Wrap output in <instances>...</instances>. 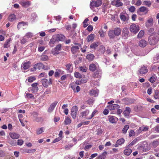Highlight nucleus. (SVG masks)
Returning a JSON list of instances; mask_svg holds the SVG:
<instances>
[{"mask_svg":"<svg viewBox=\"0 0 159 159\" xmlns=\"http://www.w3.org/2000/svg\"><path fill=\"white\" fill-rule=\"evenodd\" d=\"M159 39V34L158 33H153L148 37V40L149 44L151 45H154L156 44Z\"/></svg>","mask_w":159,"mask_h":159,"instance_id":"nucleus-1","label":"nucleus"},{"mask_svg":"<svg viewBox=\"0 0 159 159\" xmlns=\"http://www.w3.org/2000/svg\"><path fill=\"white\" fill-rule=\"evenodd\" d=\"M102 4L101 0H92L90 4V7L91 9L93 10L95 7H98Z\"/></svg>","mask_w":159,"mask_h":159,"instance_id":"nucleus-2","label":"nucleus"},{"mask_svg":"<svg viewBox=\"0 0 159 159\" xmlns=\"http://www.w3.org/2000/svg\"><path fill=\"white\" fill-rule=\"evenodd\" d=\"M61 50V44L57 45L56 47L52 50V53L54 55H56L59 53V51Z\"/></svg>","mask_w":159,"mask_h":159,"instance_id":"nucleus-3","label":"nucleus"},{"mask_svg":"<svg viewBox=\"0 0 159 159\" xmlns=\"http://www.w3.org/2000/svg\"><path fill=\"white\" fill-rule=\"evenodd\" d=\"M43 67V65L41 63H39L35 64L33 68H31V70L32 71H36V70H40Z\"/></svg>","mask_w":159,"mask_h":159,"instance_id":"nucleus-4","label":"nucleus"},{"mask_svg":"<svg viewBox=\"0 0 159 159\" xmlns=\"http://www.w3.org/2000/svg\"><path fill=\"white\" fill-rule=\"evenodd\" d=\"M78 111V107L76 106L73 107L71 108V114L73 119H75Z\"/></svg>","mask_w":159,"mask_h":159,"instance_id":"nucleus-5","label":"nucleus"},{"mask_svg":"<svg viewBox=\"0 0 159 159\" xmlns=\"http://www.w3.org/2000/svg\"><path fill=\"white\" fill-rule=\"evenodd\" d=\"M130 30L131 32L136 34L139 30V27L138 26H137L135 24H133L130 26Z\"/></svg>","mask_w":159,"mask_h":159,"instance_id":"nucleus-6","label":"nucleus"},{"mask_svg":"<svg viewBox=\"0 0 159 159\" xmlns=\"http://www.w3.org/2000/svg\"><path fill=\"white\" fill-rule=\"evenodd\" d=\"M120 17L121 20L123 21L128 20L129 18L128 15L125 12L121 13Z\"/></svg>","mask_w":159,"mask_h":159,"instance_id":"nucleus-7","label":"nucleus"},{"mask_svg":"<svg viewBox=\"0 0 159 159\" xmlns=\"http://www.w3.org/2000/svg\"><path fill=\"white\" fill-rule=\"evenodd\" d=\"M19 3L22 7H28L31 5V2L29 1H25L22 0L19 2Z\"/></svg>","mask_w":159,"mask_h":159,"instance_id":"nucleus-8","label":"nucleus"},{"mask_svg":"<svg viewBox=\"0 0 159 159\" xmlns=\"http://www.w3.org/2000/svg\"><path fill=\"white\" fill-rule=\"evenodd\" d=\"M51 79H49V81L47 79H44L41 80V82L42 84L45 87H48L49 84L52 83Z\"/></svg>","mask_w":159,"mask_h":159,"instance_id":"nucleus-9","label":"nucleus"},{"mask_svg":"<svg viewBox=\"0 0 159 159\" xmlns=\"http://www.w3.org/2000/svg\"><path fill=\"white\" fill-rule=\"evenodd\" d=\"M111 4L117 7H121L123 5V3L120 0H114L111 2Z\"/></svg>","mask_w":159,"mask_h":159,"instance_id":"nucleus-10","label":"nucleus"},{"mask_svg":"<svg viewBox=\"0 0 159 159\" xmlns=\"http://www.w3.org/2000/svg\"><path fill=\"white\" fill-rule=\"evenodd\" d=\"M148 10L147 8L144 6H142L139 8L138 12L139 13V12H143L144 14H146L148 13Z\"/></svg>","mask_w":159,"mask_h":159,"instance_id":"nucleus-11","label":"nucleus"},{"mask_svg":"<svg viewBox=\"0 0 159 159\" xmlns=\"http://www.w3.org/2000/svg\"><path fill=\"white\" fill-rule=\"evenodd\" d=\"M148 71V69L147 68L144 66H142L139 70V73L142 75L146 74Z\"/></svg>","mask_w":159,"mask_h":159,"instance_id":"nucleus-12","label":"nucleus"},{"mask_svg":"<svg viewBox=\"0 0 159 159\" xmlns=\"http://www.w3.org/2000/svg\"><path fill=\"white\" fill-rule=\"evenodd\" d=\"M108 117L110 122L112 124L116 123L118 120L117 117L113 116L110 115L108 116Z\"/></svg>","mask_w":159,"mask_h":159,"instance_id":"nucleus-13","label":"nucleus"},{"mask_svg":"<svg viewBox=\"0 0 159 159\" xmlns=\"http://www.w3.org/2000/svg\"><path fill=\"white\" fill-rule=\"evenodd\" d=\"M10 137L13 139H17L19 138V134L15 132H10L9 133Z\"/></svg>","mask_w":159,"mask_h":159,"instance_id":"nucleus-14","label":"nucleus"},{"mask_svg":"<svg viewBox=\"0 0 159 159\" xmlns=\"http://www.w3.org/2000/svg\"><path fill=\"white\" fill-rule=\"evenodd\" d=\"M58 102L57 101H55L52 103L49 108L48 109V112H52L54 109L55 107L57 104Z\"/></svg>","mask_w":159,"mask_h":159,"instance_id":"nucleus-15","label":"nucleus"},{"mask_svg":"<svg viewBox=\"0 0 159 159\" xmlns=\"http://www.w3.org/2000/svg\"><path fill=\"white\" fill-rule=\"evenodd\" d=\"M56 40L57 41H63L65 39V36L61 34H56Z\"/></svg>","mask_w":159,"mask_h":159,"instance_id":"nucleus-16","label":"nucleus"},{"mask_svg":"<svg viewBox=\"0 0 159 159\" xmlns=\"http://www.w3.org/2000/svg\"><path fill=\"white\" fill-rule=\"evenodd\" d=\"M66 66V70L69 73H71L73 71L72 65V64L68 63L65 65Z\"/></svg>","mask_w":159,"mask_h":159,"instance_id":"nucleus-17","label":"nucleus"},{"mask_svg":"<svg viewBox=\"0 0 159 159\" xmlns=\"http://www.w3.org/2000/svg\"><path fill=\"white\" fill-rule=\"evenodd\" d=\"M30 64V61L24 62L22 64L21 67L24 70L27 69L29 68Z\"/></svg>","mask_w":159,"mask_h":159,"instance_id":"nucleus-18","label":"nucleus"},{"mask_svg":"<svg viewBox=\"0 0 159 159\" xmlns=\"http://www.w3.org/2000/svg\"><path fill=\"white\" fill-rule=\"evenodd\" d=\"M107 107L110 110H114L119 108L120 106L117 104H114L108 106Z\"/></svg>","mask_w":159,"mask_h":159,"instance_id":"nucleus-19","label":"nucleus"},{"mask_svg":"<svg viewBox=\"0 0 159 159\" xmlns=\"http://www.w3.org/2000/svg\"><path fill=\"white\" fill-rule=\"evenodd\" d=\"M98 66L97 63L91 64L89 66V69L90 71H93L97 69Z\"/></svg>","mask_w":159,"mask_h":159,"instance_id":"nucleus-20","label":"nucleus"},{"mask_svg":"<svg viewBox=\"0 0 159 159\" xmlns=\"http://www.w3.org/2000/svg\"><path fill=\"white\" fill-rule=\"evenodd\" d=\"M148 127H145L144 126H142L140 127L138 130V133H140L142 131H146L148 130Z\"/></svg>","mask_w":159,"mask_h":159,"instance_id":"nucleus-21","label":"nucleus"},{"mask_svg":"<svg viewBox=\"0 0 159 159\" xmlns=\"http://www.w3.org/2000/svg\"><path fill=\"white\" fill-rule=\"evenodd\" d=\"M147 44L146 41L143 39L139 41V45L141 47H145Z\"/></svg>","mask_w":159,"mask_h":159,"instance_id":"nucleus-22","label":"nucleus"},{"mask_svg":"<svg viewBox=\"0 0 159 159\" xmlns=\"http://www.w3.org/2000/svg\"><path fill=\"white\" fill-rule=\"evenodd\" d=\"M131 109L129 107H126L125 110L124 111L123 113L125 116H128L131 112Z\"/></svg>","mask_w":159,"mask_h":159,"instance_id":"nucleus-23","label":"nucleus"},{"mask_svg":"<svg viewBox=\"0 0 159 159\" xmlns=\"http://www.w3.org/2000/svg\"><path fill=\"white\" fill-rule=\"evenodd\" d=\"M114 34L116 36H119L121 33V30L119 28H115L114 30Z\"/></svg>","mask_w":159,"mask_h":159,"instance_id":"nucleus-24","label":"nucleus"},{"mask_svg":"<svg viewBox=\"0 0 159 159\" xmlns=\"http://www.w3.org/2000/svg\"><path fill=\"white\" fill-rule=\"evenodd\" d=\"M38 85V84L37 83H33L32 84L31 86H32V90H33L34 92H37L39 90V89L37 86Z\"/></svg>","mask_w":159,"mask_h":159,"instance_id":"nucleus-25","label":"nucleus"},{"mask_svg":"<svg viewBox=\"0 0 159 159\" xmlns=\"http://www.w3.org/2000/svg\"><path fill=\"white\" fill-rule=\"evenodd\" d=\"M79 48L77 46H73L71 48V50L72 53L74 54L77 52Z\"/></svg>","mask_w":159,"mask_h":159,"instance_id":"nucleus-26","label":"nucleus"},{"mask_svg":"<svg viewBox=\"0 0 159 159\" xmlns=\"http://www.w3.org/2000/svg\"><path fill=\"white\" fill-rule=\"evenodd\" d=\"M107 152L106 151L104 152L101 154H100L98 157V159H104L106 158Z\"/></svg>","mask_w":159,"mask_h":159,"instance_id":"nucleus-27","label":"nucleus"},{"mask_svg":"<svg viewBox=\"0 0 159 159\" xmlns=\"http://www.w3.org/2000/svg\"><path fill=\"white\" fill-rule=\"evenodd\" d=\"M89 110H86L85 111L81 112V114L82 117H84L86 118V117H87V116L89 115Z\"/></svg>","mask_w":159,"mask_h":159,"instance_id":"nucleus-28","label":"nucleus"},{"mask_svg":"<svg viewBox=\"0 0 159 159\" xmlns=\"http://www.w3.org/2000/svg\"><path fill=\"white\" fill-rule=\"evenodd\" d=\"M95 37L94 34H90L89 35L87 38V42H89L91 41H93Z\"/></svg>","mask_w":159,"mask_h":159,"instance_id":"nucleus-29","label":"nucleus"},{"mask_svg":"<svg viewBox=\"0 0 159 159\" xmlns=\"http://www.w3.org/2000/svg\"><path fill=\"white\" fill-rule=\"evenodd\" d=\"M16 19V16L14 14H11L8 17V20L11 22L14 21Z\"/></svg>","mask_w":159,"mask_h":159,"instance_id":"nucleus-30","label":"nucleus"},{"mask_svg":"<svg viewBox=\"0 0 159 159\" xmlns=\"http://www.w3.org/2000/svg\"><path fill=\"white\" fill-rule=\"evenodd\" d=\"M97 112L98 110H95L92 113L91 115L89 116H87L86 117V119L87 120H90L91 119L96 115V114L97 113Z\"/></svg>","mask_w":159,"mask_h":159,"instance_id":"nucleus-31","label":"nucleus"},{"mask_svg":"<svg viewBox=\"0 0 159 159\" xmlns=\"http://www.w3.org/2000/svg\"><path fill=\"white\" fill-rule=\"evenodd\" d=\"M90 93L91 95L92 96H96L98 95V90H92L90 91Z\"/></svg>","mask_w":159,"mask_h":159,"instance_id":"nucleus-32","label":"nucleus"},{"mask_svg":"<svg viewBox=\"0 0 159 159\" xmlns=\"http://www.w3.org/2000/svg\"><path fill=\"white\" fill-rule=\"evenodd\" d=\"M98 42L93 43L90 45V48L94 50L98 47Z\"/></svg>","mask_w":159,"mask_h":159,"instance_id":"nucleus-33","label":"nucleus"},{"mask_svg":"<svg viewBox=\"0 0 159 159\" xmlns=\"http://www.w3.org/2000/svg\"><path fill=\"white\" fill-rule=\"evenodd\" d=\"M132 152V150L131 149H126L124 150V154L127 156L129 155Z\"/></svg>","mask_w":159,"mask_h":159,"instance_id":"nucleus-34","label":"nucleus"},{"mask_svg":"<svg viewBox=\"0 0 159 159\" xmlns=\"http://www.w3.org/2000/svg\"><path fill=\"white\" fill-rule=\"evenodd\" d=\"M94 58V56L92 54H89L86 56V58L89 61H93Z\"/></svg>","mask_w":159,"mask_h":159,"instance_id":"nucleus-35","label":"nucleus"},{"mask_svg":"<svg viewBox=\"0 0 159 159\" xmlns=\"http://www.w3.org/2000/svg\"><path fill=\"white\" fill-rule=\"evenodd\" d=\"M27 25L26 23L22 22H20L18 23L17 25V28L18 29H19L21 28H23V26H27Z\"/></svg>","mask_w":159,"mask_h":159,"instance_id":"nucleus-36","label":"nucleus"},{"mask_svg":"<svg viewBox=\"0 0 159 159\" xmlns=\"http://www.w3.org/2000/svg\"><path fill=\"white\" fill-rule=\"evenodd\" d=\"M108 36L110 38H114L116 36L113 30H110L108 33Z\"/></svg>","mask_w":159,"mask_h":159,"instance_id":"nucleus-37","label":"nucleus"},{"mask_svg":"<svg viewBox=\"0 0 159 159\" xmlns=\"http://www.w3.org/2000/svg\"><path fill=\"white\" fill-rule=\"evenodd\" d=\"M101 70L99 69L95 72V77L98 78H99L101 76Z\"/></svg>","mask_w":159,"mask_h":159,"instance_id":"nucleus-38","label":"nucleus"},{"mask_svg":"<svg viewBox=\"0 0 159 159\" xmlns=\"http://www.w3.org/2000/svg\"><path fill=\"white\" fill-rule=\"evenodd\" d=\"M45 129L44 127H41L39 128L36 131V133L38 134H41L44 132Z\"/></svg>","mask_w":159,"mask_h":159,"instance_id":"nucleus-39","label":"nucleus"},{"mask_svg":"<svg viewBox=\"0 0 159 159\" xmlns=\"http://www.w3.org/2000/svg\"><path fill=\"white\" fill-rule=\"evenodd\" d=\"M11 40V39H9L6 40L3 46L4 48H7L9 47Z\"/></svg>","mask_w":159,"mask_h":159,"instance_id":"nucleus-40","label":"nucleus"},{"mask_svg":"<svg viewBox=\"0 0 159 159\" xmlns=\"http://www.w3.org/2000/svg\"><path fill=\"white\" fill-rule=\"evenodd\" d=\"M143 4L149 7L151 5V2L149 1H145L143 2Z\"/></svg>","mask_w":159,"mask_h":159,"instance_id":"nucleus-41","label":"nucleus"},{"mask_svg":"<svg viewBox=\"0 0 159 159\" xmlns=\"http://www.w3.org/2000/svg\"><path fill=\"white\" fill-rule=\"evenodd\" d=\"M154 97L156 99H159V91L156 90L155 91Z\"/></svg>","mask_w":159,"mask_h":159,"instance_id":"nucleus-42","label":"nucleus"},{"mask_svg":"<svg viewBox=\"0 0 159 159\" xmlns=\"http://www.w3.org/2000/svg\"><path fill=\"white\" fill-rule=\"evenodd\" d=\"M71 122L70 118L68 117L66 118L64 123L65 125H67L70 124Z\"/></svg>","mask_w":159,"mask_h":159,"instance_id":"nucleus-43","label":"nucleus"},{"mask_svg":"<svg viewBox=\"0 0 159 159\" xmlns=\"http://www.w3.org/2000/svg\"><path fill=\"white\" fill-rule=\"evenodd\" d=\"M153 22V20L152 18L149 19L148 20L147 22L146 23V26L148 27L151 25Z\"/></svg>","mask_w":159,"mask_h":159,"instance_id":"nucleus-44","label":"nucleus"},{"mask_svg":"<svg viewBox=\"0 0 159 159\" xmlns=\"http://www.w3.org/2000/svg\"><path fill=\"white\" fill-rule=\"evenodd\" d=\"M36 80L35 77L33 76H30L28 78L27 80L29 82H32Z\"/></svg>","mask_w":159,"mask_h":159,"instance_id":"nucleus-45","label":"nucleus"},{"mask_svg":"<svg viewBox=\"0 0 159 159\" xmlns=\"http://www.w3.org/2000/svg\"><path fill=\"white\" fill-rule=\"evenodd\" d=\"M56 40L54 38H52L51 39L50 42L49 43V45L52 47L53 46V44L55 43V41Z\"/></svg>","mask_w":159,"mask_h":159,"instance_id":"nucleus-46","label":"nucleus"},{"mask_svg":"<svg viewBox=\"0 0 159 159\" xmlns=\"http://www.w3.org/2000/svg\"><path fill=\"white\" fill-rule=\"evenodd\" d=\"M48 59V57L47 55H43L41 57V60L43 61H46Z\"/></svg>","mask_w":159,"mask_h":159,"instance_id":"nucleus-47","label":"nucleus"},{"mask_svg":"<svg viewBox=\"0 0 159 159\" xmlns=\"http://www.w3.org/2000/svg\"><path fill=\"white\" fill-rule=\"evenodd\" d=\"M123 33L125 34L124 36L127 37L129 33L128 29L127 28H125L124 29Z\"/></svg>","mask_w":159,"mask_h":159,"instance_id":"nucleus-48","label":"nucleus"},{"mask_svg":"<svg viewBox=\"0 0 159 159\" xmlns=\"http://www.w3.org/2000/svg\"><path fill=\"white\" fill-rule=\"evenodd\" d=\"M144 34V31L141 30L138 35V37L139 38H141L143 37Z\"/></svg>","mask_w":159,"mask_h":159,"instance_id":"nucleus-49","label":"nucleus"},{"mask_svg":"<svg viewBox=\"0 0 159 159\" xmlns=\"http://www.w3.org/2000/svg\"><path fill=\"white\" fill-rule=\"evenodd\" d=\"M129 128V126L128 125H125L122 129V131L123 133L125 134L127 130Z\"/></svg>","mask_w":159,"mask_h":159,"instance_id":"nucleus-50","label":"nucleus"},{"mask_svg":"<svg viewBox=\"0 0 159 159\" xmlns=\"http://www.w3.org/2000/svg\"><path fill=\"white\" fill-rule=\"evenodd\" d=\"M153 62L154 63H156L159 62V55H157L155 57L153 60Z\"/></svg>","mask_w":159,"mask_h":159,"instance_id":"nucleus-51","label":"nucleus"},{"mask_svg":"<svg viewBox=\"0 0 159 159\" xmlns=\"http://www.w3.org/2000/svg\"><path fill=\"white\" fill-rule=\"evenodd\" d=\"M125 140L123 139H120L117 141L116 143H118L119 145H121L123 144Z\"/></svg>","mask_w":159,"mask_h":159,"instance_id":"nucleus-52","label":"nucleus"},{"mask_svg":"<svg viewBox=\"0 0 159 159\" xmlns=\"http://www.w3.org/2000/svg\"><path fill=\"white\" fill-rule=\"evenodd\" d=\"M98 33L100 36L102 37H104L105 34V32L103 31L102 30H100L98 31Z\"/></svg>","mask_w":159,"mask_h":159,"instance_id":"nucleus-53","label":"nucleus"},{"mask_svg":"<svg viewBox=\"0 0 159 159\" xmlns=\"http://www.w3.org/2000/svg\"><path fill=\"white\" fill-rule=\"evenodd\" d=\"M33 34L31 32H28L25 35V37H26L28 38H31L33 36Z\"/></svg>","mask_w":159,"mask_h":159,"instance_id":"nucleus-54","label":"nucleus"},{"mask_svg":"<svg viewBox=\"0 0 159 159\" xmlns=\"http://www.w3.org/2000/svg\"><path fill=\"white\" fill-rule=\"evenodd\" d=\"M75 76L76 78H81L82 77L81 75L78 72H76L75 73Z\"/></svg>","mask_w":159,"mask_h":159,"instance_id":"nucleus-55","label":"nucleus"},{"mask_svg":"<svg viewBox=\"0 0 159 159\" xmlns=\"http://www.w3.org/2000/svg\"><path fill=\"white\" fill-rule=\"evenodd\" d=\"M137 141V139H134L128 145V147H130L131 146L133 145L136 143Z\"/></svg>","mask_w":159,"mask_h":159,"instance_id":"nucleus-56","label":"nucleus"},{"mask_svg":"<svg viewBox=\"0 0 159 159\" xmlns=\"http://www.w3.org/2000/svg\"><path fill=\"white\" fill-rule=\"evenodd\" d=\"M34 120L37 122H40L43 120V119L41 117H36L35 118Z\"/></svg>","mask_w":159,"mask_h":159,"instance_id":"nucleus-57","label":"nucleus"},{"mask_svg":"<svg viewBox=\"0 0 159 159\" xmlns=\"http://www.w3.org/2000/svg\"><path fill=\"white\" fill-rule=\"evenodd\" d=\"M128 9L129 11L131 12H134L135 10V7L133 6L130 7Z\"/></svg>","mask_w":159,"mask_h":159,"instance_id":"nucleus-58","label":"nucleus"},{"mask_svg":"<svg viewBox=\"0 0 159 159\" xmlns=\"http://www.w3.org/2000/svg\"><path fill=\"white\" fill-rule=\"evenodd\" d=\"M89 20V19L88 18H86L84 21V28L86 27L88 25V24H87V22Z\"/></svg>","mask_w":159,"mask_h":159,"instance_id":"nucleus-59","label":"nucleus"},{"mask_svg":"<svg viewBox=\"0 0 159 159\" xmlns=\"http://www.w3.org/2000/svg\"><path fill=\"white\" fill-rule=\"evenodd\" d=\"M27 41V39L25 36L21 40V43L22 44H25Z\"/></svg>","mask_w":159,"mask_h":159,"instance_id":"nucleus-60","label":"nucleus"},{"mask_svg":"<svg viewBox=\"0 0 159 159\" xmlns=\"http://www.w3.org/2000/svg\"><path fill=\"white\" fill-rule=\"evenodd\" d=\"M80 70L83 72H86L87 70V68L85 66H82L80 67Z\"/></svg>","mask_w":159,"mask_h":159,"instance_id":"nucleus-61","label":"nucleus"},{"mask_svg":"<svg viewBox=\"0 0 159 159\" xmlns=\"http://www.w3.org/2000/svg\"><path fill=\"white\" fill-rule=\"evenodd\" d=\"M24 143V141L22 139H18L17 140V145H22Z\"/></svg>","mask_w":159,"mask_h":159,"instance_id":"nucleus-62","label":"nucleus"},{"mask_svg":"<svg viewBox=\"0 0 159 159\" xmlns=\"http://www.w3.org/2000/svg\"><path fill=\"white\" fill-rule=\"evenodd\" d=\"M73 145L72 144H69L68 145H66L65 146V149L66 150H68L70 149L71 147H72Z\"/></svg>","mask_w":159,"mask_h":159,"instance_id":"nucleus-63","label":"nucleus"},{"mask_svg":"<svg viewBox=\"0 0 159 159\" xmlns=\"http://www.w3.org/2000/svg\"><path fill=\"white\" fill-rule=\"evenodd\" d=\"M135 135V132L133 130H131L130 131L129 133V136L131 137Z\"/></svg>","mask_w":159,"mask_h":159,"instance_id":"nucleus-64","label":"nucleus"}]
</instances>
